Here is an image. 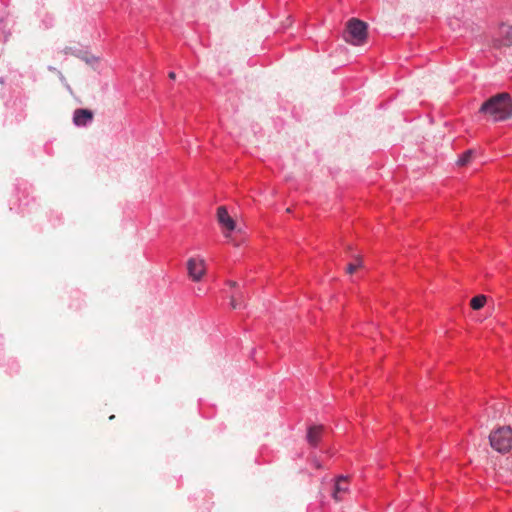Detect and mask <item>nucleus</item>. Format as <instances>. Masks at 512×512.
<instances>
[{
    "label": "nucleus",
    "mask_w": 512,
    "mask_h": 512,
    "mask_svg": "<svg viewBox=\"0 0 512 512\" xmlns=\"http://www.w3.org/2000/svg\"><path fill=\"white\" fill-rule=\"evenodd\" d=\"M477 151L474 149H469L465 151L456 161V164L460 167L468 166L472 160L476 157Z\"/></svg>",
    "instance_id": "10"
},
{
    "label": "nucleus",
    "mask_w": 512,
    "mask_h": 512,
    "mask_svg": "<svg viewBox=\"0 0 512 512\" xmlns=\"http://www.w3.org/2000/svg\"><path fill=\"white\" fill-rule=\"evenodd\" d=\"M230 306L232 309H241L245 307L244 296L241 292H236L231 295Z\"/></svg>",
    "instance_id": "11"
},
{
    "label": "nucleus",
    "mask_w": 512,
    "mask_h": 512,
    "mask_svg": "<svg viewBox=\"0 0 512 512\" xmlns=\"http://www.w3.org/2000/svg\"><path fill=\"white\" fill-rule=\"evenodd\" d=\"M486 301H487V298L485 295H478L471 299L470 305H471L472 309L479 310L485 305Z\"/></svg>",
    "instance_id": "12"
},
{
    "label": "nucleus",
    "mask_w": 512,
    "mask_h": 512,
    "mask_svg": "<svg viewBox=\"0 0 512 512\" xmlns=\"http://www.w3.org/2000/svg\"><path fill=\"white\" fill-rule=\"evenodd\" d=\"M480 112L494 122L508 120L512 117V97L506 92L496 94L481 105Z\"/></svg>",
    "instance_id": "1"
},
{
    "label": "nucleus",
    "mask_w": 512,
    "mask_h": 512,
    "mask_svg": "<svg viewBox=\"0 0 512 512\" xmlns=\"http://www.w3.org/2000/svg\"><path fill=\"white\" fill-rule=\"evenodd\" d=\"M217 220L219 224L227 231L231 232L236 228V223L229 215L225 206H220L217 209Z\"/></svg>",
    "instance_id": "6"
},
{
    "label": "nucleus",
    "mask_w": 512,
    "mask_h": 512,
    "mask_svg": "<svg viewBox=\"0 0 512 512\" xmlns=\"http://www.w3.org/2000/svg\"><path fill=\"white\" fill-rule=\"evenodd\" d=\"M93 119V112L88 109H76L73 116V121L77 126H85Z\"/></svg>",
    "instance_id": "7"
},
{
    "label": "nucleus",
    "mask_w": 512,
    "mask_h": 512,
    "mask_svg": "<svg viewBox=\"0 0 512 512\" xmlns=\"http://www.w3.org/2000/svg\"><path fill=\"white\" fill-rule=\"evenodd\" d=\"M363 265V261H362V258L360 256H356L355 257V263H350L348 264L347 268H346V272L348 274H352L354 273L358 268L362 267Z\"/></svg>",
    "instance_id": "13"
},
{
    "label": "nucleus",
    "mask_w": 512,
    "mask_h": 512,
    "mask_svg": "<svg viewBox=\"0 0 512 512\" xmlns=\"http://www.w3.org/2000/svg\"><path fill=\"white\" fill-rule=\"evenodd\" d=\"M491 447L499 453H508L512 448V428L502 426L493 430L489 435Z\"/></svg>",
    "instance_id": "3"
},
{
    "label": "nucleus",
    "mask_w": 512,
    "mask_h": 512,
    "mask_svg": "<svg viewBox=\"0 0 512 512\" xmlns=\"http://www.w3.org/2000/svg\"><path fill=\"white\" fill-rule=\"evenodd\" d=\"M228 284H229L230 287H236L237 286V283L235 281H229Z\"/></svg>",
    "instance_id": "15"
},
{
    "label": "nucleus",
    "mask_w": 512,
    "mask_h": 512,
    "mask_svg": "<svg viewBox=\"0 0 512 512\" xmlns=\"http://www.w3.org/2000/svg\"><path fill=\"white\" fill-rule=\"evenodd\" d=\"M368 38V26L364 21L357 18H351L346 23V28L343 32V39L345 42L360 46L366 43Z\"/></svg>",
    "instance_id": "2"
},
{
    "label": "nucleus",
    "mask_w": 512,
    "mask_h": 512,
    "mask_svg": "<svg viewBox=\"0 0 512 512\" xmlns=\"http://www.w3.org/2000/svg\"><path fill=\"white\" fill-rule=\"evenodd\" d=\"M322 431H323V426L310 427L308 430V434H307L308 442L311 445L316 446L321 438Z\"/></svg>",
    "instance_id": "9"
},
{
    "label": "nucleus",
    "mask_w": 512,
    "mask_h": 512,
    "mask_svg": "<svg viewBox=\"0 0 512 512\" xmlns=\"http://www.w3.org/2000/svg\"><path fill=\"white\" fill-rule=\"evenodd\" d=\"M187 270L193 281H200L205 274V261L199 258H190L187 261Z\"/></svg>",
    "instance_id": "4"
},
{
    "label": "nucleus",
    "mask_w": 512,
    "mask_h": 512,
    "mask_svg": "<svg viewBox=\"0 0 512 512\" xmlns=\"http://www.w3.org/2000/svg\"><path fill=\"white\" fill-rule=\"evenodd\" d=\"M168 76H169L170 79H173V80L176 78V74L174 72H170L168 74Z\"/></svg>",
    "instance_id": "14"
},
{
    "label": "nucleus",
    "mask_w": 512,
    "mask_h": 512,
    "mask_svg": "<svg viewBox=\"0 0 512 512\" xmlns=\"http://www.w3.org/2000/svg\"><path fill=\"white\" fill-rule=\"evenodd\" d=\"M500 40L499 46L511 47L512 46V26L501 25L500 27Z\"/></svg>",
    "instance_id": "8"
},
{
    "label": "nucleus",
    "mask_w": 512,
    "mask_h": 512,
    "mask_svg": "<svg viewBox=\"0 0 512 512\" xmlns=\"http://www.w3.org/2000/svg\"><path fill=\"white\" fill-rule=\"evenodd\" d=\"M349 492V480L345 476H339L334 484L332 497L335 501H341L344 496Z\"/></svg>",
    "instance_id": "5"
}]
</instances>
